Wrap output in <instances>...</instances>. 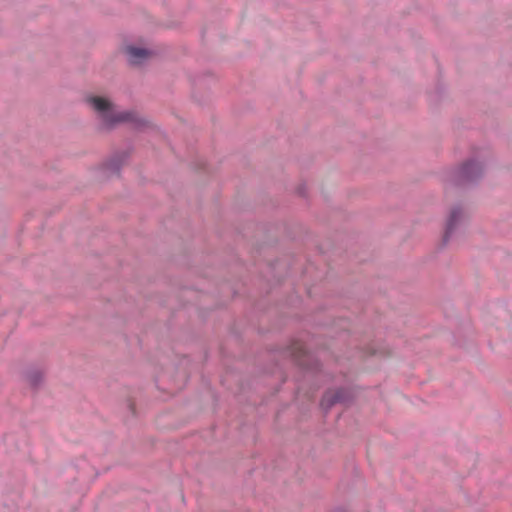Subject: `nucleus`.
<instances>
[{
  "label": "nucleus",
  "instance_id": "39448f33",
  "mask_svg": "<svg viewBox=\"0 0 512 512\" xmlns=\"http://www.w3.org/2000/svg\"><path fill=\"white\" fill-rule=\"evenodd\" d=\"M292 354L295 356V357H299L301 354H304V347L301 343H295L293 346H292Z\"/></svg>",
  "mask_w": 512,
  "mask_h": 512
},
{
  "label": "nucleus",
  "instance_id": "423d86ee",
  "mask_svg": "<svg viewBox=\"0 0 512 512\" xmlns=\"http://www.w3.org/2000/svg\"><path fill=\"white\" fill-rule=\"evenodd\" d=\"M337 401H339L338 394H335L333 396V399H331V400L329 399V394H327V395L324 396L322 404H324L325 402H329V404H332V403L337 402Z\"/></svg>",
  "mask_w": 512,
  "mask_h": 512
},
{
  "label": "nucleus",
  "instance_id": "20e7f679",
  "mask_svg": "<svg viewBox=\"0 0 512 512\" xmlns=\"http://www.w3.org/2000/svg\"><path fill=\"white\" fill-rule=\"evenodd\" d=\"M482 166L478 162H468L461 168V176L466 181L477 179L482 173Z\"/></svg>",
  "mask_w": 512,
  "mask_h": 512
},
{
  "label": "nucleus",
  "instance_id": "f03ea898",
  "mask_svg": "<svg viewBox=\"0 0 512 512\" xmlns=\"http://www.w3.org/2000/svg\"><path fill=\"white\" fill-rule=\"evenodd\" d=\"M464 212L461 208H455L451 211L450 216L448 218L446 229L444 233V241L447 242L452 235L453 231L457 228V226L464 219Z\"/></svg>",
  "mask_w": 512,
  "mask_h": 512
},
{
  "label": "nucleus",
  "instance_id": "f257e3e1",
  "mask_svg": "<svg viewBox=\"0 0 512 512\" xmlns=\"http://www.w3.org/2000/svg\"><path fill=\"white\" fill-rule=\"evenodd\" d=\"M86 101L105 127H112L118 123L134 120V115L131 112L118 111L108 98L90 96Z\"/></svg>",
  "mask_w": 512,
  "mask_h": 512
},
{
  "label": "nucleus",
  "instance_id": "7ed1b4c3",
  "mask_svg": "<svg viewBox=\"0 0 512 512\" xmlns=\"http://www.w3.org/2000/svg\"><path fill=\"white\" fill-rule=\"evenodd\" d=\"M128 61L131 64H141L151 55L150 51L144 48L128 46L125 49Z\"/></svg>",
  "mask_w": 512,
  "mask_h": 512
}]
</instances>
